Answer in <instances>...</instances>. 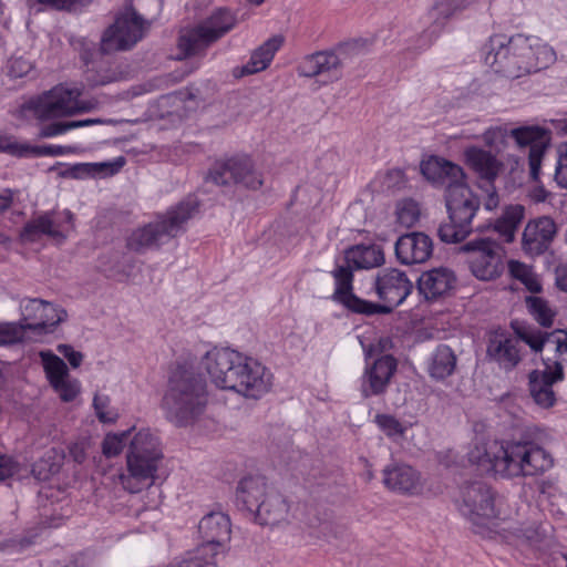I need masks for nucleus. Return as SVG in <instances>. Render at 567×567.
I'll return each instance as SVG.
<instances>
[{
    "mask_svg": "<svg viewBox=\"0 0 567 567\" xmlns=\"http://www.w3.org/2000/svg\"><path fill=\"white\" fill-rule=\"evenodd\" d=\"M467 457L481 471L502 478L542 475L554 465L551 455L535 442H499L484 435L473 439Z\"/></svg>",
    "mask_w": 567,
    "mask_h": 567,
    "instance_id": "f257e3e1",
    "label": "nucleus"
},
{
    "mask_svg": "<svg viewBox=\"0 0 567 567\" xmlns=\"http://www.w3.org/2000/svg\"><path fill=\"white\" fill-rule=\"evenodd\" d=\"M212 383L247 399H260L272 386V373L257 360L228 348H214L202 360Z\"/></svg>",
    "mask_w": 567,
    "mask_h": 567,
    "instance_id": "f03ea898",
    "label": "nucleus"
},
{
    "mask_svg": "<svg viewBox=\"0 0 567 567\" xmlns=\"http://www.w3.org/2000/svg\"><path fill=\"white\" fill-rule=\"evenodd\" d=\"M556 61L551 47L536 37L503 34L491 37L485 62L495 73L517 79L530 72L546 69Z\"/></svg>",
    "mask_w": 567,
    "mask_h": 567,
    "instance_id": "7ed1b4c3",
    "label": "nucleus"
},
{
    "mask_svg": "<svg viewBox=\"0 0 567 567\" xmlns=\"http://www.w3.org/2000/svg\"><path fill=\"white\" fill-rule=\"evenodd\" d=\"M336 279L334 299L352 312L371 316L390 313L400 306L411 293L413 285L406 274L396 268L379 271L373 281V288L381 303L367 301L352 293V272L344 267L333 270Z\"/></svg>",
    "mask_w": 567,
    "mask_h": 567,
    "instance_id": "20e7f679",
    "label": "nucleus"
},
{
    "mask_svg": "<svg viewBox=\"0 0 567 567\" xmlns=\"http://www.w3.org/2000/svg\"><path fill=\"white\" fill-rule=\"evenodd\" d=\"M209 401L205 379L189 364L177 363L169 372L161 408L175 426L194 424Z\"/></svg>",
    "mask_w": 567,
    "mask_h": 567,
    "instance_id": "39448f33",
    "label": "nucleus"
},
{
    "mask_svg": "<svg viewBox=\"0 0 567 567\" xmlns=\"http://www.w3.org/2000/svg\"><path fill=\"white\" fill-rule=\"evenodd\" d=\"M197 209V199L186 198L155 220L132 231L127 238V248L140 254L158 248L183 231L184 225L193 218Z\"/></svg>",
    "mask_w": 567,
    "mask_h": 567,
    "instance_id": "423d86ee",
    "label": "nucleus"
},
{
    "mask_svg": "<svg viewBox=\"0 0 567 567\" xmlns=\"http://www.w3.org/2000/svg\"><path fill=\"white\" fill-rule=\"evenodd\" d=\"M445 205L450 221L439 227L437 235L444 243H460L473 230L472 220L480 208V200L464 181L445 194Z\"/></svg>",
    "mask_w": 567,
    "mask_h": 567,
    "instance_id": "0eeeda50",
    "label": "nucleus"
},
{
    "mask_svg": "<svg viewBox=\"0 0 567 567\" xmlns=\"http://www.w3.org/2000/svg\"><path fill=\"white\" fill-rule=\"evenodd\" d=\"M236 25V18L226 9H218L197 25L181 31L178 48L184 56L203 54Z\"/></svg>",
    "mask_w": 567,
    "mask_h": 567,
    "instance_id": "6e6552de",
    "label": "nucleus"
},
{
    "mask_svg": "<svg viewBox=\"0 0 567 567\" xmlns=\"http://www.w3.org/2000/svg\"><path fill=\"white\" fill-rule=\"evenodd\" d=\"M472 275L484 281L498 278L504 271V250L488 238L467 241L461 247Z\"/></svg>",
    "mask_w": 567,
    "mask_h": 567,
    "instance_id": "1a4fd4ad",
    "label": "nucleus"
},
{
    "mask_svg": "<svg viewBox=\"0 0 567 567\" xmlns=\"http://www.w3.org/2000/svg\"><path fill=\"white\" fill-rule=\"evenodd\" d=\"M81 91L76 87L56 85L34 101L32 107L40 120H49L87 112L92 109L79 100Z\"/></svg>",
    "mask_w": 567,
    "mask_h": 567,
    "instance_id": "9d476101",
    "label": "nucleus"
},
{
    "mask_svg": "<svg viewBox=\"0 0 567 567\" xmlns=\"http://www.w3.org/2000/svg\"><path fill=\"white\" fill-rule=\"evenodd\" d=\"M146 22L132 8L121 12L109 27L101 40V51L112 53L134 47L144 35Z\"/></svg>",
    "mask_w": 567,
    "mask_h": 567,
    "instance_id": "9b49d317",
    "label": "nucleus"
},
{
    "mask_svg": "<svg viewBox=\"0 0 567 567\" xmlns=\"http://www.w3.org/2000/svg\"><path fill=\"white\" fill-rule=\"evenodd\" d=\"M460 511L474 525H484L496 516L495 494L482 481L465 483L460 489Z\"/></svg>",
    "mask_w": 567,
    "mask_h": 567,
    "instance_id": "f8f14e48",
    "label": "nucleus"
},
{
    "mask_svg": "<svg viewBox=\"0 0 567 567\" xmlns=\"http://www.w3.org/2000/svg\"><path fill=\"white\" fill-rule=\"evenodd\" d=\"M73 228V214L70 210L50 212L29 220L20 231V240L32 244L47 236L56 243H62Z\"/></svg>",
    "mask_w": 567,
    "mask_h": 567,
    "instance_id": "ddd939ff",
    "label": "nucleus"
},
{
    "mask_svg": "<svg viewBox=\"0 0 567 567\" xmlns=\"http://www.w3.org/2000/svg\"><path fill=\"white\" fill-rule=\"evenodd\" d=\"M517 147L527 152L529 177L538 182L542 163L550 143V135L547 130L537 126H520L509 131Z\"/></svg>",
    "mask_w": 567,
    "mask_h": 567,
    "instance_id": "4468645a",
    "label": "nucleus"
},
{
    "mask_svg": "<svg viewBox=\"0 0 567 567\" xmlns=\"http://www.w3.org/2000/svg\"><path fill=\"white\" fill-rule=\"evenodd\" d=\"M198 533L200 545L218 556L227 550L231 538L230 518L223 512H210L199 520Z\"/></svg>",
    "mask_w": 567,
    "mask_h": 567,
    "instance_id": "2eb2a0df",
    "label": "nucleus"
},
{
    "mask_svg": "<svg viewBox=\"0 0 567 567\" xmlns=\"http://www.w3.org/2000/svg\"><path fill=\"white\" fill-rule=\"evenodd\" d=\"M161 460L154 456L126 455V471L118 474V483L130 493H138L153 484Z\"/></svg>",
    "mask_w": 567,
    "mask_h": 567,
    "instance_id": "dca6fc26",
    "label": "nucleus"
},
{
    "mask_svg": "<svg viewBox=\"0 0 567 567\" xmlns=\"http://www.w3.org/2000/svg\"><path fill=\"white\" fill-rule=\"evenodd\" d=\"M398 369V361L391 354H384L365 367L361 393L364 398L383 394Z\"/></svg>",
    "mask_w": 567,
    "mask_h": 567,
    "instance_id": "f3484780",
    "label": "nucleus"
},
{
    "mask_svg": "<svg viewBox=\"0 0 567 567\" xmlns=\"http://www.w3.org/2000/svg\"><path fill=\"white\" fill-rule=\"evenodd\" d=\"M22 322L27 329L43 330L54 327L66 318V311L41 299H24L21 302Z\"/></svg>",
    "mask_w": 567,
    "mask_h": 567,
    "instance_id": "a211bd4d",
    "label": "nucleus"
},
{
    "mask_svg": "<svg viewBox=\"0 0 567 567\" xmlns=\"http://www.w3.org/2000/svg\"><path fill=\"white\" fill-rule=\"evenodd\" d=\"M557 234V225L549 216L529 220L523 231L522 249L529 256L543 255Z\"/></svg>",
    "mask_w": 567,
    "mask_h": 567,
    "instance_id": "6ab92c4d",
    "label": "nucleus"
},
{
    "mask_svg": "<svg viewBox=\"0 0 567 567\" xmlns=\"http://www.w3.org/2000/svg\"><path fill=\"white\" fill-rule=\"evenodd\" d=\"M394 251L398 261L402 265L423 264L432 256L433 241L424 233H409L398 238Z\"/></svg>",
    "mask_w": 567,
    "mask_h": 567,
    "instance_id": "aec40b11",
    "label": "nucleus"
},
{
    "mask_svg": "<svg viewBox=\"0 0 567 567\" xmlns=\"http://www.w3.org/2000/svg\"><path fill=\"white\" fill-rule=\"evenodd\" d=\"M518 341L503 330L493 331L487 341V358L505 371L515 369L522 360Z\"/></svg>",
    "mask_w": 567,
    "mask_h": 567,
    "instance_id": "412c9836",
    "label": "nucleus"
},
{
    "mask_svg": "<svg viewBox=\"0 0 567 567\" xmlns=\"http://www.w3.org/2000/svg\"><path fill=\"white\" fill-rule=\"evenodd\" d=\"M421 172L433 185L444 188L445 194L465 181V174L461 166L437 156L423 161Z\"/></svg>",
    "mask_w": 567,
    "mask_h": 567,
    "instance_id": "4be33fe9",
    "label": "nucleus"
},
{
    "mask_svg": "<svg viewBox=\"0 0 567 567\" xmlns=\"http://www.w3.org/2000/svg\"><path fill=\"white\" fill-rule=\"evenodd\" d=\"M554 367L556 370L545 367L543 371L533 370L528 375L530 396L537 405L544 409L551 408L555 404L556 394L553 384L563 381L565 378V373L559 365L556 363Z\"/></svg>",
    "mask_w": 567,
    "mask_h": 567,
    "instance_id": "5701e85b",
    "label": "nucleus"
},
{
    "mask_svg": "<svg viewBox=\"0 0 567 567\" xmlns=\"http://www.w3.org/2000/svg\"><path fill=\"white\" fill-rule=\"evenodd\" d=\"M455 285L456 276L446 267L424 271L417 280V289L426 300H437L447 296Z\"/></svg>",
    "mask_w": 567,
    "mask_h": 567,
    "instance_id": "b1692460",
    "label": "nucleus"
},
{
    "mask_svg": "<svg viewBox=\"0 0 567 567\" xmlns=\"http://www.w3.org/2000/svg\"><path fill=\"white\" fill-rule=\"evenodd\" d=\"M464 158L467 166L480 179L493 184L503 169V162L491 151L478 146H468L464 150Z\"/></svg>",
    "mask_w": 567,
    "mask_h": 567,
    "instance_id": "393cba45",
    "label": "nucleus"
},
{
    "mask_svg": "<svg viewBox=\"0 0 567 567\" xmlns=\"http://www.w3.org/2000/svg\"><path fill=\"white\" fill-rule=\"evenodd\" d=\"M342 59L336 52H316L306 56L298 66L301 76L315 78L327 75L330 80L340 78Z\"/></svg>",
    "mask_w": 567,
    "mask_h": 567,
    "instance_id": "a878e982",
    "label": "nucleus"
},
{
    "mask_svg": "<svg viewBox=\"0 0 567 567\" xmlns=\"http://www.w3.org/2000/svg\"><path fill=\"white\" fill-rule=\"evenodd\" d=\"M383 484L390 491L413 494L420 487V475L410 465L395 463L383 470Z\"/></svg>",
    "mask_w": 567,
    "mask_h": 567,
    "instance_id": "bb28decb",
    "label": "nucleus"
},
{
    "mask_svg": "<svg viewBox=\"0 0 567 567\" xmlns=\"http://www.w3.org/2000/svg\"><path fill=\"white\" fill-rule=\"evenodd\" d=\"M270 491L262 477H245L237 487V506L254 514Z\"/></svg>",
    "mask_w": 567,
    "mask_h": 567,
    "instance_id": "cd10ccee",
    "label": "nucleus"
},
{
    "mask_svg": "<svg viewBox=\"0 0 567 567\" xmlns=\"http://www.w3.org/2000/svg\"><path fill=\"white\" fill-rule=\"evenodd\" d=\"M288 514L289 504L287 499L275 491L267 494L261 505L254 513L256 522L264 526H276L285 522Z\"/></svg>",
    "mask_w": 567,
    "mask_h": 567,
    "instance_id": "c85d7f7f",
    "label": "nucleus"
},
{
    "mask_svg": "<svg viewBox=\"0 0 567 567\" xmlns=\"http://www.w3.org/2000/svg\"><path fill=\"white\" fill-rule=\"evenodd\" d=\"M346 261L351 272L354 269H371L380 267L384 262V255L382 249L375 245H358L351 247L346 251Z\"/></svg>",
    "mask_w": 567,
    "mask_h": 567,
    "instance_id": "c756f323",
    "label": "nucleus"
},
{
    "mask_svg": "<svg viewBox=\"0 0 567 567\" xmlns=\"http://www.w3.org/2000/svg\"><path fill=\"white\" fill-rule=\"evenodd\" d=\"M284 41V37L277 34L258 47L252 52L250 60L243 66L241 75L255 74L267 69Z\"/></svg>",
    "mask_w": 567,
    "mask_h": 567,
    "instance_id": "7c9ffc66",
    "label": "nucleus"
},
{
    "mask_svg": "<svg viewBox=\"0 0 567 567\" xmlns=\"http://www.w3.org/2000/svg\"><path fill=\"white\" fill-rule=\"evenodd\" d=\"M456 368V355L453 350L440 344L432 353L429 362V373L433 379L443 380L454 372Z\"/></svg>",
    "mask_w": 567,
    "mask_h": 567,
    "instance_id": "2f4dec72",
    "label": "nucleus"
},
{
    "mask_svg": "<svg viewBox=\"0 0 567 567\" xmlns=\"http://www.w3.org/2000/svg\"><path fill=\"white\" fill-rule=\"evenodd\" d=\"M551 348L553 355L543 358V363L547 369L556 370V363L564 371V364L567 363V332L565 330H554L548 333L547 346Z\"/></svg>",
    "mask_w": 567,
    "mask_h": 567,
    "instance_id": "473e14b6",
    "label": "nucleus"
},
{
    "mask_svg": "<svg viewBox=\"0 0 567 567\" xmlns=\"http://www.w3.org/2000/svg\"><path fill=\"white\" fill-rule=\"evenodd\" d=\"M127 454L154 456L157 460L163 457L158 437L151 433L150 430H141L134 435Z\"/></svg>",
    "mask_w": 567,
    "mask_h": 567,
    "instance_id": "72a5a7b5",
    "label": "nucleus"
},
{
    "mask_svg": "<svg viewBox=\"0 0 567 567\" xmlns=\"http://www.w3.org/2000/svg\"><path fill=\"white\" fill-rule=\"evenodd\" d=\"M524 217V207L520 205L509 206L505 209L494 225L495 231L506 241L512 243L515 238L516 229Z\"/></svg>",
    "mask_w": 567,
    "mask_h": 567,
    "instance_id": "f704fd0d",
    "label": "nucleus"
},
{
    "mask_svg": "<svg viewBox=\"0 0 567 567\" xmlns=\"http://www.w3.org/2000/svg\"><path fill=\"white\" fill-rule=\"evenodd\" d=\"M217 555L200 544L176 558L169 567H213L216 565Z\"/></svg>",
    "mask_w": 567,
    "mask_h": 567,
    "instance_id": "c9c22d12",
    "label": "nucleus"
},
{
    "mask_svg": "<svg viewBox=\"0 0 567 567\" xmlns=\"http://www.w3.org/2000/svg\"><path fill=\"white\" fill-rule=\"evenodd\" d=\"M516 337L525 342L535 352H540L547 346L549 332H543L538 329L525 326L518 321L511 323Z\"/></svg>",
    "mask_w": 567,
    "mask_h": 567,
    "instance_id": "e433bc0d",
    "label": "nucleus"
},
{
    "mask_svg": "<svg viewBox=\"0 0 567 567\" xmlns=\"http://www.w3.org/2000/svg\"><path fill=\"white\" fill-rule=\"evenodd\" d=\"M130 74L131 71L126 64L115 63L101 65L100 69L89 75L87 79L95 85H105L112 82L125 80Z\"/></svg>",
    "mask_w": 567,
    "mask_h": 567,
    "instance_id": "4c0bfd02",
    "label": "nucleus"
},
{
    "mask_svg": "<svg viewBox=\"0 0 567 567\" xmlns=\"http://www.w3.org/2000/svg\"><path fill=\"white\" fill-rule=\"evenodd\" d=\"M39 355L42 360L45 375L51 385L70 375L64 361L51 351H41Z\"/></svg>",
    "mask_w": 567,
    "mask_h": 567,
    "instance_id": "58836bf2",
    "label": "nucleus"
},
{
    "mask_svg": "<svg viewBox=\"0 0 567 567\" xmlns=\"http://www.w3.org/2000/svg\"><path fill=\"white\" fill-rule=\"evenodd\" d=\"M231 164H238L245 168L237 169L234 174V183L243 184L247 188L258 189L262 185V178L259 173L254 169L249 158H231Z\"/></svg>",
    "mask_w": 567,
    "mask_h": 567,
    "instance_id": "ea45409f",
    "label": "nucleus"
},
{
    "mask_svg": "<svg viewBox=\"0 0 567 567\" xmlns=\"http://www.w3.org/2000/svg\"><path fill=\"white\" fill-rule=\"evenodd\" d=\"M245 168L238 164H231V158L224 162H216L210 168L207 181H210L215 185L226 186L234 183V174H237V169Z\"/></svg>",
    "mask_w": 567,
    "mask_h": 567,
    "instance_id": "a19ab883",
    "label": "nucleus"
},
{
    "mask_svg": "<svg viewBox=\"0 0 567 567\" xmlns=\"http://www.w3.org/2000/svg\"><path fill=\"white\" fill-rule=\"evenodd\" d=\"M526 305L534 319L543 327H550L554 322L555 312L548 302L540 297H527Z\"/></svg>",
    "mask_w": 567,
    "mask_h": 567,
    "instance_id": "79ce46f5",
    "label": "nucleus"
},
{
    "mask_svg": "<svg viewBox=\"0 0 567 567\" xmlns=\"http://www.w3.org/2000/svg\"><path fill=\"white\" fill-rule=\"evenodd\" d=\"M125 159L124 157H118L113 162L105 163H96V164H78L72 171L75 177L80 176L83 173H97L103 174L104 176L114 175L124 166Z\"/></svg>",
    "mask_w": 567,
    "mask_h": 567,
    "instance_id": "37998d69",
    "label": "nucleus"
},
{
    "mask_svg": "<svg viewBox=\"0 0 567 567\" xmlns=\"http://www.w3.org/2000/svg\"><path fill=\"white\" fill-rule=\"evenodd\" d=\"M420 208L412 199H403L396 204V223L405 228L413 227L420 219Z\"/></svg>",
    "mask_w": 567,
    "mask_h": 567,
    "instance_id": "c03bdc74",
    "label": "nucleus"
},
{
    "mask_svg": "<svg viewBox=\"0 0 567 567\" xmlns=\"http://www.w3.org/2000/svg\"><path fill=\"white\" fill-rule=\"evenodd\" d=\"M24 327L22 320L20 322H0V346L20 342L24 338Z\"/></svg>",
    "mask_w": 567,
    "mask_h": 567,
    "instance_id": "a18cd8bd",
    "label": "nucleus"
},
{
    "mask_svg": "<svg viewBox=\"0 0 567 567\" xmlns=\"http://www.w3.org/2000/svg\"><path fill=\"white\" fill-rule=\"evenodd\" d=\"M508 267H509L511 274L515 278H517L522 282H524L530 291L536 292V291L540 290V285L535 280L530 269L526 265H524L519 261L511 260L508 264Z\"/></svg>",
    "mask_w": 567,
    "mask_h": 567,
    "instance_id": "49530a36",
    "label": "nucleus"
},
{
    "mask_svg": "<svg viewBox=\"0 0 567 567\" xmlns=\"http://www.w3.org/2000/svg\"><path fill=\"white\" fill-rule=\"evenodd\" d=\"M128 432L121 434H107L102 443V452L106 457H113L118 455L127 441Z\"/></svg>",
    "mask_w": 567,
    "mask_h": 567,
    "instance_id": "de8ad7c7",
    "label": "nucleus"
},
{
    "mask_svg": "<svg viewBox=\"0 0 567 567\" xmlns=\"http://www.w3.org/2000/svg\"><path fill=\"white\" fill-rule=\"evenodd\" d=\"M554 179L561 188L567 189V142L557 146V162Z\"/></svg>",
    "mask_w": 567,
    "mask_h": 567,
    "instance_id": "09e8293b",
    "label": "nucleus"
},
{
    "mask_svg": "<svg viewBox=\"0 0 567 567\" xmlns=\"http://www.w3.org/2000/svg\"><path fill=\"white\" fill-rule=\"evenodd\" d=\"M52 388L64 402L73 401L80 393L79 381L75 379H71L70 375L62 379L60 382L54 383Z\"/></svg>",
    "mask_w": 567,
    "mask_h": 567,
    "instance_id": "8fccbe9b",
    "label": "nucleus"
},
{
    "mask_svg": "<svg viewBox=\"0 0 567 567\" xmlns=\"http://www.w3.org/2000/svg\"><path fill=\"white\" fill-rule=\"evenodd\" d=\"M375 423L389 436H402L405 432L404 426L390 414H377Z\"/></svg>",
    "mask_w": 567,
    "mask_h": 567,
    "instance_id": "3c124183",
    "label": "nucleus"
},
{
    "mask_svg": "<svg viewBox=\"0 0 567 567\" xmlns=\"http://www.w3.org/2000/svg\"><path fill=\"white\" fill-rule=\"evenodd\" d=\"M508 135V131L502 126H493L487 128L482 134V141L491 150L498 148L499 145L504 144L506 137Z\"/></svg>",
    "mask_w": 567,
    "mask_h": 567,
    "instance_id": "603ef678",
    "label": "nucleus"
},
{
    "mask_svg": "<svg viewBox=\"0 0 567 567\" xmlns=\"http://www.w3.org/2000/svg\"><path fill=\"white\" fill-rule=\"evenodd\" d=\"M40 4H44L54 10L72 11L91 3L92 0H37Z\"/></svg>",
    "mask_w": 567,
    "mask_h": 567,
    "instance_id": "864d4df0",
    "label": "nucleus"
},
{
    "mask_svg": "<svg viewBox=\"0 0 567 567\" xmlns=\"http://www.w3.org/2000/svg\"><path fill=\"white\" fill-rule=\"evenodd\" d=\"M110 403V399L104 395L96 394L93 399V406L95 409L96 415L101 422H113L116 417L115 413L109 412L107 406Z\"/></svg>",
    "mask_w": 567,
    "mask_h": 567,
    "instance_id": "5fc2aeb1",
    "label": "nucleus"
},
{
    "mask_svg": "<svg viewBox=\"0 0 567 567\" xmlns=\"http://www.w3.org/2000/svg\"><path fill=\"white\" fill-rule=\"evenodd\" d=\"M90 445V441L83 439L72 443L69 446V453L71 457L74 460V462L81 464L85 461Z\"/></svg>",
    "mask_w": 567,
    "mask_h": 567,
    "instance_id": "6e6d98bb",
    "label": "nucleus"
},
{
    "mask_svg": "<svg viewBox=\"0 0 567 567\" xmlns=\"http://www.w3.org/2000/svg\"><path fill=\"white\" fill-rule=\"evenodd\" d=\"M30 146L28 145H24V144H19L14 141H12L10 137H1L0 136V151L2 152H6V153H9V154H12V155H18V156H22L24 154H27L28 152H30Z\"/></svg>",
    "mask_w": 567,
    "mask_h": 567,
    "instance_id": "4d7b16f0",
    "label": "nucleus"
},
{
    "mask_svg": "<svg viewBox=\"0 0 567 567\" xmlns=\"http://www.w3.org/2000/svg\"><path fill=\"white\" fill-rule=\"evenodd\" d=\"M75 148L72 146H59V145H48V146H38L31 147L30 152L35 155H50V156H59L68 153L74 152Z\"/></svg>",
    "mask_w": 567,
    "mask_h": 567,
    "instance_id": "13d9d810",
    "label": "nucleus"
},
{
    "mask_svg": "<svg viewBox=\"0 0 567 567\" xmlns=\"http://www.w3.org/2000/svg\"><path fill=\"white\" fill-rule=\"evenodd\" d=\"M31 69V63L23 58H16L10 60L9 73L13 78H21L27 75Z\"/></svg>",
    "mask_w": 567,
    "mask_h": 567,
    "instance_id": "bf43d9fd",
    "label": "nucleus"
},
{
    "mask_svg": "<svg viewBox=\"0 0 567 567\" xmlns=\"http://www.w3.org/2000/svg\"><path fill=\"white\" fill-rule=\"evenodd\" d=\"M58 351L64 355L72 368H79L83 361V354L79 351H75L69 344H59Z\"/></svg>",
    "mask_w": 567,
    "mask_h": 567,
    "instance_id": "052dcab7",
    "label": "nucleus"
},
{
    "mask_svg": "<svg viewBox=\"0 0 567 567\" xmlns=\"http://www.w3.org/2000/svg\"><path fill=\"white\" fill-rule=\"evenodd\" d=\"M18 472V464L8 455L0 454V481L11 477Z\"/></svg>",
    "mask_w": 567,
    "mask_h": 567,
    "instance_id": "680f3d73",
    "label": "nucleus"
},
{
    "mask_svg": "<svg viewBox=\"0 0 567 567\" xmlns=\"http://www.w3.org/2000/svg\"><path fill=\"white\" fill-rule=\"evenodd\" d=\"M17 193L10 188L0 190V214L6 213L12 206Z\"/></svg>",
    "mask_w": 567,
    "mask_h": 567,
    "instance_id": "e2e57ef3",
    "label": "nucleus"
},
{
    "mask_svg": "<svg viewBox=\"0 0 567 567\" xmlns=\"http://www.w3.org/2000/svg\"><path fill=\"white\" fill-rule=\"evenodd\" d=\"M65 133L64 123H51L44 125L39 133L40 137H53Z\"/></svg>",
    "mask_w": 567,
    "mask_h": 567,
    "instance_id": "0e129e2a",
    "label": "nucleus"
},
{
    "mask_svg": "<svg viewBox=\"0 0 567 567\" xmlns=\"http://www.w3.org/2000/svg\"><path fill=\"white\" fill-rule=\"evenodd\" d=\"M545 530L540 526H529L523 532V536L530 544H538L544 537Z\"/></svg>",
    "mask_w": 567,
    "mask_h": 567,
    "instance_id": "69168bd1",
    "label": "nucleus"
},
{
    "mask_svg": "<svg viewBox=\"0 0 567 567\" xmlns=\"http://www.w3.org/2000/svg\"><path fill=\"white\" fill-rule=\"evenodd\" d=\"M556 285L560 290L567 292V262L556 268Z\"/></svg>",
    "mask_w": 567,
    "mask_h": 567,
    "instance_id": "338daca9",
    "label": "nucleus"
},
{
    "mask_svg": "<svg viewBox=\"0 0 567 567\" xmlns=\"http://www.w3.org/2000/svg\"><path fill=\"white\" fill-rule=\"evenodd\" d=\"M498 195L495 190V187L493 184H489V187L487 188V197L485 199L484 206L486 209L492 210L498 206Z\"/></svg>",
    "mask_w": 567,
    "mask_h": 567,
    "instance_id": "774afa93",
    "label": "nucleus"
}]
</instances>
